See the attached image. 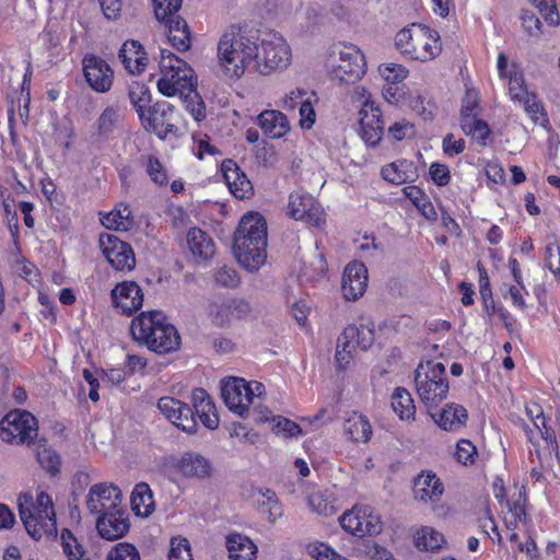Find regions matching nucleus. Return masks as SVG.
<instances>
[{
	"instance_id": "f257e3e1",
	"label": "nucleus",
	"mask_w": 560,
	"mask_h": 560,
	"mask_svg": "<svg viewBox=\"0 0 560 560\" xmlns=\"http://www.w3.org/2000/svg\"><path fill=\"white\" fill-rule=\"evenodd\" d=\"M192 408L170 396L161 397L158 401V409L175 427L182 431L192 434L197 432L198 420L207 429L214 430L219 425V415L214 401L203 388H195L191 393Z\"/></svg>"
},
{
	"instance_id": "f03ea898",
	"label": "nucleus",
	"mask_w": 560,
	"mask_h": 560,
	"mask_svg": "<svg viewBox=\"0 0 560 560\" xmlns=\"http://www.w3.org/2000/svg\"><path fill=\"white\" fill-rule=\"evenodd\" d=\"M130 335L138 345L161 355L177 351L182 345L177 328L162 311L156 310L139 313L131 320Z\"/></svg>"
},
{
	"instance_id": "7ed1b4c3",
	"label": "nucleus",
	"mask_w": 560,
	"mask_h": 560,
	"mask_svg": "<svg viewBox=\"0 0 560 560\" xmlns=\"http://www.w3.org/2000/svg\"><path fill=\"white\" fill-rule=\"evenodd\" d=\"M233 253L247 270H258L267 259V222L259 212L245 213L233 235Z\"/></svg>"
},
{
	"instance_id": "20e7f679",
	"label": "nucleus",
	"mask_w": 560,
	"mask_h": 560,
	"mask_svg": "<svg viewBox=\"0 0 560 560\" xmlns=\"http://www.w3.org/2000/svg\"><path fill=\"white\" fill-rule=\"evenodd\" d=\"M218 63L230 79H240L255 63L258 44L238 25H231L220 37L217 47Z\"/></svg>"
},
{
	"instance_id": "39448f33",
	"label": "nucleus",
	"mask_w": 560,
	"mask_h": 560,
	"mask_svg": "<svg viewBox=\"0 0 560 560\" xmlns=\"http://www.w3.org/2000/svg\"><path fill=\"white\" fill-rule=\"evenodd\" d=\"M18 506L27 534L35 540L56 535V513L48 493L40 491L35 501L31 493H21L18 498Z\"/></svg>"
},
{
	"instance_id": "423d86ee",
	"label": "nucleus",
	"mask_w": 560,
	"mask_h": 560,
	"mask_svg": "<svg viewBox=\"0 0 560 560\" xmlns=\"http://www.w3.org/2000/svg\"><path fill=\"white\" fill-rule=\"evenodd\" d=\"M395 45L407 59L420 62L431 61L442 51L440 34L419 23L400 30L395 36Z\"/></svg>"
},
{
	"instance_id": "0eeeda50",
	"label": "nucleus",
	"mask_w": 560,
	"mask_h": 560,
	"mask_svg": "<svg viewBox=\"0 0 560 560\" xmlns=\"http://www.w3.org/2000/svg\"><path fill=\"white\" fill-rule=\"evenodd\" d=\"M161 77L158 80V90L167 97L184 95L192 92L196 85V75L192 68L175 54L162 49L160 59Z\"/></svg>"
},
{
	"instance_id": "6e6552de",
	"label": "nucleus",
	"mask_w": 560,
	"mask_h": 560,
	"mask_svg": "<svg viewBox=\"0 0 560 560\" xmlns=\"http://www.w3.org/2000/svg\"><path fill=\"white\" fill-rule=\"evenodd\" d=\"M415 385L421 401L428 408L436 407L450 389L444 364L434 360L421 362L415 371Z\"/></svg>"
},
{
	"instance_id": "1a4fd4ad",
	"label": "nucleus",
	"mask_w": 560,
	"mask_h": 560,
	"mask_svg": "<svg viewBox=\"0 0 560 560\" xmlns=\"http://www.w3.org/2000/svg\"><path fill=\"white\" fill-rule=\"evenodd\" d=\"M291 62V49L285 39L278 33H270L258 45L255 68L262 75L285 69Z\"/></svg>"
},
{
	"instance_id": "9d476101",
	"label": "nucleus",
	"mask_w": 560,
	"mask_h": 560,
	"mask_svg": "<svg viewBox=\"0 0 560 560\" xmlns=\"http://www.w3.org/2000/svg\"><path fill=\"white\" fill-rule=\"evenodd\" d=\"M375 340L373 325H348L337 341L335 359L340 369H346L353 359V351L360 349L366 351Z\"/></svg>"
},
{
	"instance_id": "9b49d317",
	"label": "nucleus",
	"mask_w": 560,
	"mask_h": 560,
	"mask_svg": "<svg viewBox=\"0 0 560 560\" xmlns=\"http://www.w3.org/2000/svg\"><path fill=\"white\" fill-rule=\"evenodd\" d=\"M38 431L36 418L26 410H11L0 421V439L10 444L32 443Z\"/></svg>"
},
{
	"instance_id": "f8f14e48",
	"label": "nucleus",
	"mask_w": 560,
	"mask_h": 560,
	"mask_svg": "<svg viewBox=\"0 0 560 560\" xmlns=\"http://www.w3.org/2000/svg\"><path fill=\"white\" fill-rule=\"evenodd\" d=\"M341 528L355 536H376L383 529L381 516L370 505L355 504L339 517Z\"/></svg>"
},
{
	"instance_id": "ddd939ff",
	"label": "nucleus",
	"mask_w": 560,
	"mask_h": 560,
	"mask_svg": "<svg viewBox=\"0 0 560 560\" xmlns=\"http://www.w3.org/2000/svg\"><path fill=\"white\" fill-rule=\"evenodd\" d=\"M254 385L255 388L252 383L241 377L228 380L222 386V398L226 407L234 413L245 417L254 398L259 397L264 390L261 383L255 382Z\"/></svg>"
},
{
	"instance_id": "4468645a",
	"label": "nucleus",
	"mask_w": 560,
	"mask_h": 560,
	"mask_svg": "<svg viewBox=\"0 0 560 560\" xmlns=\"http://www.w3.org/2000/svg\"><path fill=\"white\" fill-rule=\"evenodd\" d=\"M175 115L174 105L166 101H160L148 108L140 121L147 131L155 133L161 140H165L168 136H178Z\"/></svg>"
},
{
	"instance_id": "2eb2a0df",
	"label": "nucleus",
	"mask_w": 560,
	"mask_h": 560,
	"mask_svg": "<svg viewBox=\"0 0 560 560\" xmlns=\"http://www.w3.org/2000/svg\"><path fill=\"white\" fill-rule=\"evenodd\" d=\"M366 62L362 51L353 45H343L339 50L338 63L332 66L330 75L340 83H355L365 73Z\"/></svg>"
},
{
	"instance_id": "dca6fc26",
	"label": "nucleus",
	"mask_w": 560,
	"mask_h": 560,
	"mask_svg": "<svg viewBox=\"0 0 560 560\" xmlns=\"http://www.w3.org/2000/svg\"><path fill=\"white\" fill-rule=\"evenodd\" d=\"M100 248L108 264L118 271H130L136 266V256L131 245L114 234L100 235Z\"/></svg>"
},
{
	"instance_id": "f3484780",
	"label": "nucleus",
	"mask_w": 560,
	"mask_h": 560,
	"mask_svg": "<svg viewBox=\"0 0 560 560\" xmlns=\"http://www.w3.org/2000/svg\"><path fill=\"white\" fill-rule=\"evenodd\" d=\"M288 214L294 220L320 228L326 223V214L319 202L308 194L291 192L288 202Z\"/></svg>"
},
{
	"instance_id": "a211bd4d",
	"label": "nucleus",
	"mask_w": 560,
	"mask_h": 560,
	"mask_svg": "<svg viewBox=\"0 0 560 560\" xmlns=\"http://www.w3.org/2000/svg\"><path fill=\"white\" fill-rule=\"evenodd\" d=\"M82 71L88 85L96 93L108 92L114 84V69L101 56L86 54L82 58Z\"/></svg>"
},
{
	"instance_id": "6ab92c4d",
	"label": "nucleus",
	"mask_w": 560,
	"mask_h": 560,
	"mask_svg": "<svg viewBox=\"0 0 560 560\" xmlns=\"http://www.w3.org/2000/svg\"><path fill=\"white\" fill-rule=\"evenodd\" d=\"M359 133L369 147H376L384 135V121L381 108L373 101L366 98L359 112Z\"/></svg>"
},
{
	"instance_id": "aec40b11",
	"label": "nucleus",
	"mask_w": 560,
	"mask_h": 560,
	"mask_svg": "<svg viewBox=\"0 0 560 560\" xmlns=\"http://www.w3.org/2000/svg\"><path fill=\"white\" fill-rule=\"evenodd\" d=\"M143 298L141 287L132 280L121 281L110 291L113 307L126 316H131L142 307Z\"/></svg>"
},
{
	"instance_id": "412c9836",
	"label": "nucleus",
	"mask_w": 560,
	"mask_h": 560,
	"mask_svg": "<svg viewBox=\"0 0 560 560\" xmlns=\"http://www.w3.org/2000/svg\"><path fill=\"white\" fill-rule=\"evenodd\" d=\"M86 506L92 514L100 516L114 510L121 509V492L113 485H94L88 494Z\"/></svg>"
},
{
	"instance_id": "4be33fe9",
	"label": "nucleus",
	"mask_w": 560,
	"mask_h": 560,
	"mask_svg": "<svg viewBox=\"0 0 560 560\" xmlns=\"http://www.w3.org/2000/svg\"><path fill=\"white\" fill-rule=\"evenodd\" d=\"M368 269L361 261H350L343 271L341 291L347 301H357L366 291Z\"/></svg>"
},
{
	"instance_id": "5701e85b",
	"label": "nucleus",
	"mask_w": 560,
	"mask_h": 560,
	"mask_svg": "<svg viewBox=\"0 0 560 560\" xmlns=\"http://www.w3.org/2000/svg\"><path fill=\"white\" fill-rule=\"evenodd\" d=\"M497 69L500 79L508 81L510 98L516 103L517 100L528 92L524 73L516 62H509L504 52H500L497 60Z\"/></svg>"
},
{
	"instance_id": "b1692460",
	"label": "nucleus",
	"mask_w": 560,
	"mask_h": 560,
	"mask_svg": "<svg viewBox=\"0 0 560 560\" xmlns=\"http://www.w3.org/2000/svg\"><path fill=\"white\" fill-rule=\"evenodd\" d=\"M130 528L129 516L125 508L101 514L96 520V529L106 540H117L124 537Z\"/></svg>"
},
{
	"instance_id": "393cba45",
	"label": "nucleus",
	"mask_w": 560,
	"mask_h": 560,
	"mask_svg": "<svg viewBox=\"0 0 560 560\" xmlns=\"http://www.w3.org/2000/svg\"><path fill=\"white\" fill-rule=\"evenodd\" d=\"M250 311L249 303L238 298H222L210 305V313L220 325L235 319H244L250 314Z\"/></svg>"
},
{
	"instance_id": "a878e982",
	"label": "nucleus",
	"mask_w": 560,
	"mask_h": 560,
	"mask_svg": "<svg viewBox=\"0 0 560 560\" xmlns=\"http://www.w3.org/2000/svg\"><path fill=\"white\" fill-rule=\"evenodd\" d=\"M125 70L132 75H139L144 72L149 57L142 44L136 39H127L124 42L118 52Z\"/></svg>"
},
{
	"instance_id": "bb28decb",
	"label": "nucleus",
	"mask_w": 560,
	"mask_h": 560,
	"mask_svg": "<svg viewBox=\"0 0 560 560\" xmlns=\"http://www.w3.org/2000/svg\"><path fill=\"white\" fill-rule=\"evenodd\" d=\"M444 492V486L435 472L425 470L420 472L413 480V498L419 502L440 501Z\"/></svg>"
},
{
	"instance_id": "cd10ccee",
	"label": "nucleus",
	"mask_w": 560,
	"mask_h": 560,
	"mask_svg": "<svg viewBox=\"0 0 560 560\" xmlns=\"http://www.w3.org/2000/svg\"><path fill=\"white\" fill-rule=\"evenodd\" d=\"M186 244L191 257L198 262L210 260L217 252L215 243L210 234L197 226L188 230Z\"/></svg>"
},
{
	"instance_id": "c85d7f7f",
	"label": "nucleus",
	"mask_w": 560,
	"mask_h": 560,
	"mask_svg": "<svg viewBox=\"0 0 560 560\" xmlns=\"http://www.w3.org/2000/svg\"><path fill=\"white\" fill-rule=\"evenodd\" d=\"M432 417L443 431L458 432L467 424L468 411L463 405L450 402Z\"/></svg>"
},
{
	"instance_id": "c756f323",
	"label": "nucleus",
	"mask_w": 560,
	"mask_h": 560,
	"mask_svg": "<svg viewBox=\"0 0 560 560\" xmlns=\"http://www.w3.org/2000/svg\"><path fill=\"white\" fill-rule=\"evenodd\" d=\"M221 172L226 186H235V180H241V186L234 188V197L244 200L254 195V187L247 175L232 159H226L221 164Z\"/></svg>"
},
{
	"instance_id": "7c9ffc66",
	"label": "nucleus",
	"mask_w": 560,
	"mask_h": 560,
	"mask_svg": "<svg viewBox=\"0 0 560 560\" xmlns=\"http://www.w3.org/2000/svg\"><path fill=\"white\" fill-rule=\"evenodd\" d=\"M166 28L170 44L178 51H186L191 46V33L187 22L178 14L160 21Z\"/></svg>"
},
{
	"instance_id": "2f4dec72",
	"label": "nucleus",
	"mask_w": 560,
	"mask_h": 560,
	"mask_svg": "<svg viewBox=\"0 0 560 560\" xmlns=\"http://www.w3.org/2000/svg\"><path fill=\"white\" fill-rule=\"evenodd\" d=\"M225 548L231 560H256L258 547L246 535L233 532L225 536Z\"/></svg>"
},
{
	"instance_id": "473e14b6",
	"label": "nucleus",
	"mask_w": 560,
	"mask_h": 560,
	"mask_svg": "<svg viewBox=\"0 0 560 560\" xmlns=\"http://www.w3.org/2000/svg\"><path fill=\"white\" fill-rule=\"evenodd\" d=\"M345 434L353 443H368L373 434L372 425L366 416L352 411L343 422Z\"/></svg>"
},
{
	"instance_id": "72a5a7b5",
	"label": "nucleus",
	"mask_w": 560,
	"mask_h": 560,
	"mask_svg": "<svg viewBox=\"0 0 560 560\" xmlns=\"http://www.w3.org/2000/svg\"><path fill=\"white\" fill-rule=\"evenodd\" d=\"M257 120L265 135L273 139L285 136L290 130L289 120L280 110H264L258 115Z\"/></svg>"
},
{
	"instance_id": "f704fd0d",
	"label": "nucleus",
	"mask_w": 560,
	"mask_h": 560,
	"mask_svg": "<svg viewBox=\"0 0 560 560\" xmlns=\"http://www.w3.org/2000/svg\"><path fill=\"white\" fill-rule=\"evenodd\" d=\"M101 223L108 230L126 232L135 224L131 208L128 203L119 202L113 210L101 218Z\"/></svg>"
},
{
	"instance_id": "c9c22d12",
	"label": "nucleus",
	"mask_w": 560,
	"mask_h": 560,
	"mask_svg": "<svg viewBox=\"0 0 560 560\" xmlns=\"http://www.w3.org/2000/svg\"><path fill=\"white\" fill-rule=\"evenodd\" d=\"M381 176L390 184L401 185L415 180L416 167L413 162L401 159L384 165L381 170Z\"/></svg>"
},
{
	"instance_id": "e433bc0d",
	"label": "nucleus",
	"mask_w": 560,
	"mask_h": 560,
	"mask_svg": "<svg viewBox=\"0 0 560 560\" xmlns=\"http://www.w3.org/2000/svg\"><path fill=\"white\" fill-rule=\"evenodd\" d=\"M131 509L137 516L148 517L155 510V502L150 486L139 482L135 486L130 497Z\"/></svg>"
},
{
	"instance_id": "4c0bfd02",
	"label": "nucleus",
	"mask_w": 560,
	"mask_h": 560,
	"mask_svg": "<svg viewBox=\"0 0 560 560\" xmlns=\"http://www.w3.org/2000/svg\"><path fill=\"white\" fill-rule=\"evenodd\" d=\"M177 470L185 477L206 478L210 476L209 460L198 454L185 453L176 465Z\"/></svg>"
},
{
	"instance_id": "58836bf2",
	"label": "nucleus",
	"mask_w": 560,
	"mask_h": 560,
	"mask_svg": "<svg viewBox=\"0 0 560 560\" xmlns=\"http://www.w3.org/2000/svg\"><path fill=\"white\" fill-rule=\"evenodd\" d=\"M393 411L402 421L416 419V405L409 390L405 387H396L390 396Z\"/></svg>"
},
{
	"instance_id": "ea45409f",
	"label": "nucleus",
	"mask_w": 560,
	"mask_h": 560,
	"mask_svg": "<svg viewBox=\"0 0 560 560\" xmlns=\"http://www.w3.org/2000/svg\"><path fill=\"white\" fill-rule=\"evenodd\" d=\"M402 194L427 220L435 221L438 219V212L422 188L415 185L405 186Z\"/></svg>"
},
{
	"instance_id": "a19ab883",
	"label": "nucleus",
	"mask_w": 560,
	"mask_h": 560,
	"mask_svg": "<svg viewBox=\"0 0 560 560\" xmlns=\"http://www.w3.org/2000/svg\"><path fill=\"white\" fill-rule=\"evenodd\" d=\"M445 542L444 535L431 526H421L413 533L415 547L420 551H438Z\"/></svg>"
},
{
	"instance_id": "79ce46f5",
	"label": "nucleus",
	"mask_w": 560,
	"mask_h": 560,
	"mask_svg": "<svg viewBox=\"0 0 560 560\" xmlns=\"http://www.w3.org/2000/svg\"><path fill=\"white\" fill-rule=\"evenodd\" d=\"M260 498L257 500L258 511L267 517L270 523H275L283 514L282 504L276 492L268 488L258 490Z\"/></svg>"
},
{
	"instance_id": "37998d69",
	"label": "nucleus",
	"mask_w": 560,
	"mask_h": 560,
	"mask_svg": "<svg viewBox=\"0 0 560 560\" xmlns=\"http://www.w3.org/2000/svg\"><path fill=\"white\" fill-rule=\"evenodd\" d=\"M141 162L144 165L147 175L153 184L159 187H164L168 184L170 177L167 168L158 155H142Z\"/></svg>"
},
{
	"instance_id": "c03bdc74",
	"label": "nucleus",
	"mask_w": 560,
	"mask_h": 560,
	"mask_svg": "<svg viewBox=\"0 0 560 560\" xmlns=\"http://www.w3.org/2000/svg\"><path fill=\"white\" fill-rule=\"evenodd\" d=\"M460 128L464 133L470 137L474 141H476L479 145H487L491 136V129L487 121L480 118H472L469 120H464L460 124Z\"/></svg>"
},
{
	"instance_id": "a18cd8bd",
	"label": "nucleus",
	"mask_w": 560,
	"mask_h": 560,
	"mask_svg": "<svg viewBox=\"0 0 560 560\" xmlns=\"http://www.w3.org/2000/svg\"><path fill=\"white\" fill-rule=\"evenodd\" d=\"M36 458L40 467L50 476L56 477L60 472L61 459L59 454L47 445H38Z\"/></svg>"
},
{
	"instance_id": "49530a36",
	"label": "nucleus",
	"mask_w": 560,
	"mask_h": 560,
	"mask_svg": "<svg viewBox=\"0 0 560 560\" xmlns=\"http://www.w3.org/2000/svg\"><path fill=\"white\" fill-rule=\"evenodd\" d=\"M455 462L464 467L474 466L479 459L476 445L468 439H459L453 453Z\"/></svg>"
},
{
	"instance_id": "de8ad7c7",
	"label": "nucleus",
	"mask_w": 560,
	"mask_h": 560,
	"mask_svg": "<svg viewBox=\"0 0 560 560\" xmlns=\"http://www.w3.org/2000/svg\"><path fill=\"white\" fill-rule=\"evenodd\" d=\"M61 547L68 560H91L85 556L83 546L68 528H63L60 534Z\"/></svg>"
},
{
	"instance_id": "09e8293b",
	"label": "nucleus",
	"mask_w": 560,
	"mask_h": 560,
	"mask_svg": "<svg viewBox=\"0 0 560 560\" xmlns=\"http://www.w3.org/2000/svg\"><path fill=\"white\" fill-rule=\"evenodd\" d=\"M505 504L513 518L518 520L524 525H530L532 520L527 514V494L525 487H522L516 495L506 500Z\"/></svg>"
},
{
	"instance_id": "8fccbe9b",
	"label": "nucleus",
	"mask_w": 560,
	"mask_h": 560,
	"mask_svg": "<svg viewBox=\"0 0 560 560\" xmlns=\"http://www.w3.org/2000/svg\"><path fill=\"white\" fill-rule=\"evenodd\" d=\"M129 100L136 109L139 119L144 116L150 107L151 93L150 90L142 83H133L129 89Z\"/></svg>"
},
{
	"instance_id": "3c124183",
	"label": "nucleus",
	"mask_w": 560,
	"mask_h": 560,
	"mask_svg": "<svg viewBox=\"0 0 560 560\" xmlns=\"http://www.w3.org/2000/svg\"><path fill=\"white\" fill-rule=\"evenodd\" d=\"M480 105L479 93L476 89H467L462 100L459 124L477 117Z\"/></svg>"
},
{
	"instance_id": "603ef678",
	"label": "nucleus",
	"mask_w": 560,
	"mask_h": 560,
	"mask_svg": "<svg viewBox=\"0 0 560 560\" xmlns=\"http://www.w3.org/2000/svg\"><path fill=\"white\" fill-rule=\"evenodd\" d=\"M184 106L185 109L191 115V117L196 121H201L206 118V105L201 100L200 95L196 92L195 88H192V92H186L184 95Z\"/></svg>"
},
{
	"instance_id": "864d4df0",
	"label": "nucleus",
	"mask_w": 560,
	"mask_h": 560,
	"mask_svg": "<svg viewBox=\"0 0 560 560\" xmlns=\"http://www.w3.org/2000/svg\"><path fill=\"white\" fill-rule=\"evenodd\" d=\"M307 501L310 508L318 514L328 516L336 513L335 501L322 491L312 492Z\"/></svg>"
},
{
	"instance_id": "5fc2aeb1",
	"label": "nucleus",
	"mask_w": 560,
	"mask_h": 560,
	"mask_svg": "<svg viewBox=\"0 0 560 560\" xmlns=\"http://www.w3.org/2000/svg\"><path fill=\"white\" fill-rule=\"evenodd\" d=\"M314 102H317V97L315 93H312L306 96L305 101H303L299 107V124L302 129L310 130L315 125L316 112L314 108Z\"/></svg>"
},
{
	"instance_id": "6e6d98bb",
	"label": "nucleus",
	"mask_w": 560,
	"mask_h": 560,
	"mask_svg": "<svg viewBox=\"0 0 560 560\" xmlns=\"http://www.w3.org/2000/svg\"><path fill=\"white\" fill-rule=\"evenodd\" d=\"M388 138L396 142L405 139H412L416 135L415 125L402 118L392 124L387 129Z\"/></svg>"
},
{
	"instance_id": "4d7b16f0",
	"label": "nucleus",
	"mask_w": 560,
	"mask_h": 560,
	"mask_svg": "<svg viewBox=\"0 0 560 560\" xmlns=\"http://www.w3.org/2000/svg\"><path fill=\"white\" fill-rule=\"evenodd\" d=\"M478 271V283H479V293L480 298L483 302L486 308L489 307V303L494 308V301L492 296L491 282L486 267L481 261H478L476 265Z\"/></svg>"
},
{
	"instance_id": "13d9d810",
	"label": "nucleus",
	"mask_w": 560,
	"mask_h": 560,
	"mask_svg": "<svg viewBox=\"0 0 560 560\" xmlns=\"http://www.w3.org/2000/svg\"><path fill=\"white\" fill-rule=\"evenodd\" d=\"M154 15L158 21L177 15L183 0H152Z\"/></svg>"
},
{
	"instance_id": "bf43d9fd",
	"label": "nucleus",
	"mask_w": 560,
	"mask_h": 560,
	"mask_svg": "<svg viewBox=\"0 0 560 560\" xmlns=\"http://www.w3.org/2000/svg\"><path fill=\"white\" fill-rule=\"evenodd\" d=\"M532 2L539 10L549 26L556 27L560 24V14L556 0H532Z\"/></svg>"
},
{
	"instance_id": "052dcab7",
	"label": "nucleus",
	"mask_w": 560,
	"mask_h": 560,
	"mask_svg": "<svg viewBox=\"0 0 560 560\" xmlns=\"http://www.w3.org/2000/svg\"><path fill=\"white\" fill-rule=\"evenodd\" d=\"M380 73L387 84H398L408 75V69L399 63H385L380 67Z\"/></svg>"
},
{
	"instance_id": "680f3d73",
	"label": "nucleus",
	"mask_w": 560,
	"mask_h": 560,
	"mask_svg": "<svg viewBox=\"0 0 560 560\" xmlns=\"http://www.w3.org/2000/svg\"><path fill=\"white\" fill-rule=\"evenodd\" d=\"M117 122V110L114 107H106L97 119V136L108 137L115 129Z\"/></svg>"
},
{
	"instance_id": "e2e57ef3",
	"label": "nucleus",
	"mask_w": 560,
	"mask_h": 560,
	"mask_svg": "<svg viewBox=\"0 0 560 560\" xmlns=\"http://www.w3.org/2000/svg\"><path fill=\"white\" fill-rule=\"evenodd\" d=\"M168 560H194L190 544L187 538L173 537L171 539Z\"/></svg>"
},
{
	"instance_id": "0e129e2a",
	"label": "nucleus",
	"mask_w": 560,
	"mask_h": 560,
	"mask_svg": "<svg viewBox=\"0 0 560 560\" xmlns=\"http://www.w3.org/2000/svg\"><path fill=\"white\" fill-rule=\"evenodd\" d=\"M272 431L283 438H294L302 434V429L296 422L281 416L273 418Z\"/></svg>"
},
{
	"instance_id": "69168bd1",
	"label": "nucleus",
	"mask_w": 560,
	"mask_h": 560,
	"mask_svg": "<svg viewBox=\"0 0 560 560\" xmlns=\"http://www.w3.org/2000/svg\"><path fill=\"white\" fill-rule=\"evenodd\" d=\"M523 30L530 36L538 38L544 35L542 23L540 19L530 10H524L521 14Z\"/></svg>"
},
{
	"instance_id": "338daca9",
	"label": "nucleus",
	"mask_w": 560,
	"mask_h": 560,
	"mask_svg": "<svg viewBox=\"0 0 560 560\" xmlns=\"http://www.w3.org/2000/svg\"><path fill=\"white\" fill-rule=\"evenodd\" d=\"M107 560H140V553L132 544L118 542L109 550Z\"/></svg>"
},
{
	"instance_id": "774afa93",
	"label": "nucleus",
	"mask_w": 560,
	"mask_h": 560,
	"mask_svg": "<svg viewBox=\"0 0 560 560\" xmlns=\"http://www.w3.org/2000/svg\"><path fill=\"white\" fill-rule=\"evenodd\" d=\"M544 259L546 267L555 275H560V246L557 242L548 243L545 247Z\"/></svg>"
}]
</instances>
